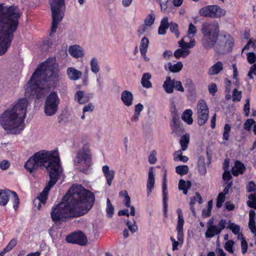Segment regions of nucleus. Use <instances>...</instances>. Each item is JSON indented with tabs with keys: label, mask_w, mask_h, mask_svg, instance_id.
I'll return each instance as SVG.
<instances>
[{
	"label": "nucleus",
	"mask_w": 256,
	"mask_h": 256,
	"mask_svg": "<svg viewBox=\"0 0 256 256\" xmlns=\"http://www.w3.org/2000/svg\"><path fill=\"white\" fill-rule=\"evenodd\" d=\"M95 200L94 194L82 185L72 186L62 202L53 206L50 212L55 223L66 222L68 218H77L86 214Z\"/></svg>",
	"instance_id": "obj_1"
},
{
	"label": "nucleus",
	"mask_w": 256,
	"mask_h": 256,
	"mask_svg": "<svg viewBox=\"0 0 256 256\" xmlns=\"http://www.w3.org/2000/svg\"><path fill=\"white\" fill-rule=\"evenodd\" d=\"M41 166L46 168L49 173L50 180L37 198L34 200V204L38 210H40L41 204H46L50 188L60 178L62 170L58 151H39L29 158L24 164V168L30 174L33 172L34 170Z\"/></svg>",
	"instance_id": "obj_2"
},
{
	"label": "nucleus",
	"mask_w": 256,
	"mask_h": 256,
	"mask_svg": "<svg viewBox=\"0 0 256 256\" xmlns=\"http://www.w3.org/2000/svg\"><path fill=\"white\" fill-rule=\"evenodd\" d=\"M54 68V64H49L48 60L42 63L26 86V96L39 100L55 88L58 82V74Z\"/></svg>",
	"instance_id": "obj_3"
},
{
	"label": "nucleus",
	"mask_w": 256,
	"mask_h": 256,
	"mask_svg": "<svg viewBox=\"0 0 256 256\" xmlns=\"http://www.w3.org/2000/svg\"><path fill=\"white\" fill-rule=\"evenodd\" d=\"M20 16L18 7L0 4V56L4 54L10 46Z\"/></svg>",
	"instance_id": "obj_4"
},
{
	"label": "nucleus",
	"mask_w": 256,
	"mask_h": 256,
	"mask_svg": "<svg viewBox=\"0 0 256 256\" xmlns=\"http://www.w3.org/2000/svg\"><path fill=\"white\" fill-rule=\"evenodd\" d=\"M27 106L26 98H20L11 109L0 115V124L8 134H18L24 129Z\"/></svg>",
	"instance_id": "obj_5"
},
{
	"label": "nucleus",
	"mask_w": 256,
	"mask_h": 256,
	"mask_svg": "<svg viewBox=\"0 0 256 256\" xmlns=\"http://www.w3.org/2000/svg\"><path fill=\"white\" fill-rule=\"evenodd\" d=\"M201 32L202 34V46L209 50L216 44L220 34L219 24L216 22H206L202 26Z\"/></svg>",
	"instance_id": "obj_6"
},
{
	"label": "nucleus",
	"mask_w": 256,
	"mask_h": 256,
	"mask_svg": "<svg viewBox=\"0 0 256 256\" xmlns=\"http://www.w3.org/2000/svg\"><path fill=\"white\" fill-rule=\"evenodd\" d=\"M52 16L50 35L56 32L59 23L62 20L65 10L64 0H50Z\"/></svg>",
	"instance_id": "obj_7"
},
{
	"label": "nucleus",
	"mask_w": 256,
	"mask_h": 256,
	"mask_svg": "<svg viewBox=\"0 0 256 256\" xmlns=\"http://www.w3.org/2000/svg\"><path fill=\"white\" fill-rule=\"evenodd\" d=\"M60 99L56 92L52 91L47 96L44 104V112L46 116H52L58 112Z\"/></svg>",
	"instance_id": "obj_8"
},
{
	"label": "nucleus",
	"mask_w": 256,
	"mask_h": 256,
	"mask_svg": "<svg viewBox=\"0 0 256 256\" xmlns=\"http://www.w3.org/2000/svg\"><path fill=\"white\" fill-rule=\"evenodd\" d=\"M75 166L84 164L90 167L92 164V155L89 145L85 144L76 154V160H74Z\"/></svg>",
	"instance_id": "obj_9"
},
{
	"label": "nucleus",
	"mask_w": 256,
	"mask_h": 256,
	"mask_svg": "<svg viewBox=\"0 0 256 256\" xmlns=\"http://www.w3.org/2000/svg\"><path fill=\"white\" fill-rule=\"evenodd\" d=\"M226 10L218 5H210L201 8L199 11L200 16L218 18L225 16Z\"/></svg>",
	"instance_id": "obj_10"
},
{
	"label": "nucleus",
	"mask_w": 256,
	"mask_h": 256,
	"mask_svg": "<svg viewBox=\"0 0 256 256\" xmlns=\"http://www.w3.org/2000/svg\"><path fill=\"white\" fill-rule=\"evenodd\" d=\"M208 108L206 102L203 100H200L197 105L198 124L200 126L204 124L208 118Z\"/></svg>",
	"instance_id": "obj_11"
},
{
	"label": "nucleus",
	"mask_w": 256,
	"mask_h": 256,
	"mask_svg": "<svg viewBox=\"0 0 256 256\" xmlns=\"http://www.w3.org/2000/svg\"><path fill=\"white\" fill-rule=\"evenodd\" d=\"M223 37L225 40L223 44L220 42L216 46V52L218 53L230 52L234 45V40L230 34H224L223 35Z\"/></svg>",
	"instance_id": "obj_12"
},
{
	"label": "nucleus",
	"mask_w": 256,
	"mask_h": 256,
	"mask_svg": "<svg viewBox=\"0 0 256 256\" xmlns=\"http://www.w3.org/2000/svg\"><path fill=\"white\" fill-rule=\"evenodd\" d=\"M66 240L68 243L76 244L82 246H86L88 242L86 236L81 231L68 234L66 236Z\"/></svg>",
	"instance_id": "obj_13"
},
{
	"label": "nucleus",
	"mask_w": 256,
	"mask_h": 256,
	"mask_svg": "<svg viewBox=\"0 0 256 256\" xmlns=\"http://www.w3.org/2000/svg\"><path fill=\"white\" fill-rule=\"evenodd\" d=\"M226 220L222 219L217 226H208L205 233V236L206 238H212L216 235L219 234L221 232L226 228Z\"/></svg>",
	"instance_id": "obj_14"
},
{
	"label": "nucleus",
	"mask_w": 256,
	"mask_h": 256,
	"mask_svg": "<svg viewBox=\"0 0 256 256\" xmlns=\"http://www.w3.org/2000/svg\"><path fill=\"white\" fill-rule=\"evenodd\" d=\"M170 127L172 133L176 136H180L184 132V128L180 123L178 115L174 113L173 114Z\"/></svg>",
	"instance_id": "obj_15"
},
{
	"label": "nucleus",
	"mask_w": 256,
	"mask_h": 256,
	"mask_svg": "<svg viewBox=\"0 0 256 256\" xmlns=\"http://www.w3.org/2000/svg\"><path fill=\"white\" fill-rule=\"evenodd\" d=\"M176 212L178 216V220L176 227V230L178 232L177 239L180 243L182 244L184 242L183 226L184 221L182 210L178 208L176 210Z\"/></svg>",
	"instance_id": "obj_16"
},
{
	"label": "nucleus",
	"mask_w": 256,
	"mask_h": 256,
	"mask_svg": "<svg viewBox=\"0 0 256 256\" xmlns=\"http://www.w3.org/2000/svg\"><path fill=\"white\" fill-rule=\"evenodd\" d=\"M167 180H166V172H164L163 176L162 178V195H163V208H164V216L166 218H168V191H167Z\"/></svg>",
	"instance_id": "obj_17"
},
{
	"label": "nucleus",
	"mask_w": 256,
	"mask_h": 256,
	"mask_svg": "<svg viewBox=\"0 0 256 256\" xmlns=\"http://www.w3.org/2000/svg\"><path fill=\"white\" fill-rule=\"evenodd\" d=\"M155 179L153 172V168L151 167L148 170V176L146 185L148 196H149L154 188Z\"/></svg>",
	"instance_id": "obj_18"
},
{
	"label": "nucleus",
	"mask_w": 256,
	"mask_h": 256,
	"mask_svg": "<svg viewBox=\"0 0 256 256\" xmlns=\"http://www.w3.org/2000/svg\"><path fill=\"white\" fill-rule=\"evenodd\" d=\"M68 52L70 56L75 58H82L84 56V50L78 45L70 46Z\"/></svg>",
	"instance_id": "obj_19"
},
{
	"label": "nucleus",
	"mask_w": 256,
	"mask_h": 256,
	"mask_svg": "<svg viewBox=\"0 0 256 256\" xmlns=\"http://www.w3.org/2000/svg\"><path fill=\"white\" fill-rule=\"evenodd\" d=\"M134 96L132 92L124 90L121 94V100L126 106H129L132 104Z\"/></svg>",
	"instance_id": "obj_20"
},
{
	"label": "nucleus",
	"mask_w": 256,
	"mask_h": 256,
	"mask_svg": "<svg viewBox=\"0 0 256 256\" xmlns=\"http://www.w3.org/2000/svg\"><path fill=\"white\" fill-rule=\"evenodd\" d=\"M102 170L106 179L107 184L110 186L114 178L115 172L113 170H110L108 166L106 165L102 168Z\"/></svg>",
	"instance_id": "obj_21"
},
{
	"label": "nucleus",
	"mask_w": 256,
	"mask_h": 256,
	"mask_svg": "<svg viewBox=\"0 0 256 256\" xmlns=\"http://www.w3.org/2000/svg\"><path fill=\"white\" fill-rule=\"evenodd\" d=\"M66 74L68 78L72 80H76L80 79L82 72L73 67H70L67 68Z\"/></svg>",
	"instance_id": "obj_22"
},
{
	"label": "nucleus",
	"mask_w": 256,
	"mask_h": 256,
	"mask_svg": "<svg viewBox=\"0 0 256 256\" xmlns=\"http://www.w3.org/2000/svg\"><path fill=\"white\" fill-rule=\"evenodd\" d=\"M246 170V167L244 164L238 160L234 162V166L232 169V174L235 176H238L240 174H242Z\"/></svg>",
	"instance_id": "obj_23"
},
{
	"label": "nucleus",
	"mask_w": 256,
	"mask_h": 256,
	"mask_svg": "<svg viewBox=\"0 0 256 256\" xmlns=\"http://www.w3.org/2000/svg\"><path fill=\"white\" fill-rule=\"evenodd\" d=\"M224 69V64L220 61L217 62L208 70V74L210 76L218 74Z\"/></svg>",
	"instance_id": "obj_24"
},
{
	"label": "nucleus",
	"mask_w": 256,
	"mask_h": 256,
	"mask_svg": "<svg viewBox=\"0 0 256 256\" xmlns=\"http://www.w3.org/2000/svg\"><path fill=\"white\" fill-rule=\"evenodd\" d=\"M174 79H172L170 76L166 78V80L163 84V88L168 94H172L174 92Z\"/></svg>",
	"instance_id": "obj_25"
},
{
	"label": "nucleus",
	"mask_w": 256,
	"mask_h": 256,
	"mask_svg": "<svg viewBox=\"0 0 256 256\" xmlns=\"http://www.w3.org/2000/svg\"><path fill=\"white\" fill-rule=\"evenodd\" d=\"M256 212L254 210H250L249 212L248 227L250 231L256 236V224L255 222Z\"/></svg>",
	"instance_id": "obj_26"
},
{
	"label": "nucleus",
	"mask_w": 256,
	"mask_h": 256,
	"mask_svg": "<svg viewBox=\"0 0 256 256\" xmlns=\"http://www.w3.org/2000/svg\"><path fill=\"white\" fill-rule=\"evenodd\" d=\"M10 190L8 189L0 190V205L5 206L10 199Z\"/></svg>",
	"instance_id": "obj_27"
},
{
	"label": "nucleus",
	"mask_w": 256,
	"mask_h": 256,
	"mask_svg": "<svg viewBox=\"0 0 256 256\" xmlns=\"http://www.w3.org/2000/svg\"><path fill=\"white\" fill-rule=\"evenodd\" d=\"M169 28V23L168 22V18H164L160 24V26L158 28V34L160 35H164L166 33V30Z\"/></svg>",
	"instance_id": "obj_28"
},
{
	"label": "nucleus",
	"mask_w": 256,
	"mask_h": 256,
	"mask_svg": "<svg viewBox=\"0 0 256 256\" xmlns=\"http://www.w3.org/2000/svg\"><path fill=\"white\" fill-rule=\"evenodd\" d=\"M192 111L190 109L186 110L184 112L182 116V119L188 124H192L193 122L192 118Z\"/></svg>",
	"instance_id": "obj_29"
},
{
	"label": "nucleus",
	"mask_w": 256,
	"mask_h": 256,
	"mask_svg": "<svg viewBox=\"0 0 256 256\" xmlns=\"http://www.w3.org/2000/svg\"><path fill=\"white\" fill-rule=\"evenodd\" d=\"M151 78V74L150 73H144L141 80L142 85L144 88H149L152 87V84L150 81Z\"/></svg>",
	"instance_id": "obj_30"
},
{
	"label": "nucleus",
	"mask_w": 256,
	"mask_h": 256,
	"mask_svg": "<svg viewBox=\"0 0 256 256\" xmlns=\"http://www.w3.org/2000/svg\"><path fill=\"white\" fill-rule=\"evenodd\" d=\"M198 166L200 174L204 175L206 172V168L205 164V158L203 156L199 157L198 161Z\"/></svg>",
	"instance_id": "obj_31"
},
{
	"label": "nucleus",
	"mask_w": 256,
	"mask_h": 256,
	"mask_svg": "<svg viewBox=\"0 0 256 256\" xmlns=\"http://www.w3.org/2000/svg\"><path fill=\"white\" fill-rule=\"evenodd\" d=\"M190 142V135L188 134H184L180 138V143L182 148V150H186Z\"/></svg>",
	"instance_id": "obj_32"
},
{
	"label": "nucleus",
	"mask_w": 256,
	"mask_h": 256,
	"mask_svg": "<svg viewBox=\"0 0 256 256\" xmlns=\"http://www.w3.org/2000/svg\"><path fill=\"white\" fill-rule=\"evenodd\" d=\"M149 44V40L146 37H144L141 40L140 44V50L141 54H144L146 53L148 48Z\"/></svg>",
	"instance_id": "obj_33"
},
{
	"label": "nucleus",
	"mask_w": 256,
	"mask_h": 256,
	"mask_svg": "<svg viewBox=\"0 0 256 256\" xmlns=\"http://www.w3.org/2000/svg\"><path fill=\"white\" fill-rule=\"evenodd\" d=\"M74 98L80 104H84L88 100V98L84 96V92L82 90L78 91L75 94Z\"/></svg>",
	"instance_id": "obj_34"
},
{
	"label": "nucleus",
	"mask_w": 256,
	"mask_h": 256,
	"mask_svg": "<svg viewBox=\"0 0 256 256\" xmlns=\"http://www.w3.org/2000/svg\"><path fill=\"white\" fill-rule=\"evenodd\" d=\"M168 66L169 70L172 72H179L183 67V64L180 62H178L174 64H172L171 62H168Z\"/></svg>",
	"instance_id": "obj_35"
},
{
	"label": "nucleus",
	"mask_w": 256,
	"mask_h": 256,
	"mask_svg": "<svg viewBox=\"0 0 256 256\" xmlns=\"http://www.w3.org/2000/svg\"><path fill=\"white\" fill-rule=\"evenodd\" d=\"M184 86L188 89V93L192 95L196 93L195 84L192 80L189 78L186 79Z\"/></svg>",
	"instance_id": "obj_36"
},
{
	"label": "nucleus",
	"mask_w": 256,
	"mask_h": 256,
	"mask_svg": "<svg viewBox=\"0 0 256 256\" xmlns=\"http://www.w3.org/2000/svg\"><path fill=\"white\" fill-rule=\"evenodd\" d=\"M10 196H12L11 200L13 204V208L14 210H16L18 207L20 203L18 196L15 192L10 190Z\"/></svg>",
	"instance_id": "obj_37"
},
{
	"label": "nucleus",
	"mask_w": 256,
	"mask_h": 256,
	"mask_svg": "<svg viewBox=\"0 0 256 256\" xmlns=\"http://www.w3.org/2000/svg\"><path fill=\"white\" fill-rule=\"evenodd\" d=\"M190 53L188 50L182 49V48L176 50L174 52V56L176 58L180 57L186 58Z\"/></svg>",
	"instance_id": "obj_38"
},
{
	"label": "nucleus",
	"mask_w": 256,
	"mask_h": 256,
	"mask_svg": "<svg viewBox=\"0 0 256 256\" xmlns=\"http://www.w3.org/2000/svg\"><path fill=\"white\" fill-rule=\"evenodd\" d=\"M91 70L94 74H97L100 71V66L97 58H93L90 62Z\"/></svg>",
	"instance_id": "obj_39"
},
{
	"label": "nucleus",
	"mask_w": 256,
	"mask_h": 256,
	"mask_svg": "<svg viewBox=\"0 0 256 256\" xmlns=\"http://www.w3.org/2000/svg\"><path fill=\"white\" fill-rule=\"evenodd\" d=\"M188 167L186 165L178 166L176 168V172L180 176L187 174L188 172Z\"/></svg>",
	"instance_id": "obj_40"
},
{
	"label": "nucleus",
	"mask_w": 256,
	"mask_h": 256,
	"mask_svg": "<svg viewBox=\"0 0 256 256\" xmlns=\"http://www.w3.org/2000/svg\"><path fill=\"white\" fill-rule=\"evenodd\" d=\"M169 28L170 31L174 33L175 36L178 38L180 36V32L178 30V26L177 24L172 22L169 24Z\"/></svg>",
	"instance_id": "obj_41"
},
{
	"label": "nucleus",
	"mask_w": 256,
	"mask_h": 256,
	"mask_svg": "<svg viewBox=\"0 0 256 256\" xmlns=\"http://www.w3.org/2000/svg\"><path fill=\"white\" fill-rule=\"evenodd\" d=\"M106 213L108 216L110 218L112 216L114 212V208L112 206L110 198H108L106 200Z\"/></svg>",
	"instance_id": "obj_42"
},
{
	"label": "nucleus",
	"mask_w": 256,
	"mask_h": 256,
	"mask_svg": "<svg viewBox=\"0 0 256 256\" xmlns=\"http://www.w3.org/2000/svg\"><path fill=\"white\" fill-rule=\"evenodd\" d=\"M227 228L231 230L236 235L240 233V226L234 222H229V224Z\"/></svg>",
	"instance_id": "obj_43"
},
{
	"label": "nucleus",
	"mask_w": 256,
	"mask_h": 256,
	"mask_svg": "<svg viewBox=\"0 0 256 256\" xmlns=\"http://www.w3.org/2000/svg\"><path fill=\"white\" fill-rule=\"evenodd\" d=\"M192 186L191 182L188 180L186 182L184 180L180 179L178 182V188L180 190L184 188H190Z\"/></svg>",
	"instance_id": "obj_44"
},
{
	"label": "nucleus",
	"mask_w": 256,
	"mask_h": 256,
	"mask_svg": "<svg viewBox=\"0 0 256 256\" xmlns=\"http://www.w3.org/2000/svg\"><path fill=\"white\" fill-rule=\"evenodd\" d=\"M212 207V200H210L208 202L207 209L203 210H202V216L204 217H208L210 216Z\"/></svg>",
	"instance_id": "obj_45"
},
{
	"label": "nucleus",
	"mask_w": 256,
	"mask_h": 256,
	"mask_svg": "<svg viewBox=\"0 0 256 256\" xmlns=\"http://www.w3.org/2000/svg\"><path fill=\"white\" fill-rule=\"evenodd\" d=\"M155 20V14L154 13L150 14L144 20V24L146 26H152Z\"/></svg>",
	"instance_id": "obj_46"
},
{
	"label": "nucleus",
	"mask_w": 256,
	"mask_h": 256,
	"mask_svg": "<svg viewBox=\"0 0 256 256\" xmlns=\"http://www.w3.org/2000/svg\"><path fill=\"white\" fill-rule=\"evenodd\" d=\"M231 130V126L228 124H226L224 126V132L223 133L222 138L224 140H228L230 137V133Z\"/></svg>",
	"instance_id": "obj_47"
},
{
	"label": "nucleus",
	"mask_w": 256,
	"mask_h": 256,
	"mask_svg": "<svg viewBox=\"0 0 256 256\" xmlns=\"http://www.w3.org/2000/svg\"><path fill=\"white\" fill-rule=\"evenodd\" d=\"M242 92L238 91L236 88H234L232 92V101L240 102L242 98Z\"/></svg>",
	"instance_id": "obj_48"
},
{
	"label": "nucleus",
	"mask_w": 256,
	"mask_h": 256,
	"mask_svg": "<svg viewBox=\"0 0 256 256\" xmlns=\"http://www.w3.org/2000/svg\"><path fill=\"white\" fill-rule=\"evenodd\" d=\"M172 0H156L159 2L162 11H164L170 4V1Z\"/></svg>",
	"instance_id": "obj_49"
},
{
	"label": "nucleus",
	"mask_w": 256,
	"mask_h": 256,
	"mask_svg": "<svg viewBox=\"0 0 256 256\" xmlns=\"http://www.w3.org/2000/svg\"><path fill=\"white\" fill-rule=\"evenodd\" d=\"M225 200L224 194L222 193H220L218 195V196L216 198V206L218 208H220L222 207L223 202H224Z\"/></svg>",
	"instance_id": "obj_50"
},
{
	"label": "nucleus",
	"mask_w": 256,
	"mask_h": 256,
	"mask_svg": "<svg viewBox=\"0 0 256 256\" xmlns=\"http://www.w3.org/2000/svg\"><path fill=\"white\" fill-rule=\"evenodd\" d=\"M234 242L232 240L227 241L224 245V248L230 254L234 253L233 245Z\"/></svg>",
	"instance_id": "obj_51"
},
{
	"label": "nucleus",
	"mask_w": 256,
	"mask_h": 256,
	"mask_svg": "<svg viewBox=\"0 0 256 256\" xmlns=\"http://www.w3.org/2000/svg\"><path fill=\"white\" fill-rule=\"evenodd\" d=\"M248 198L249 200L246 202L248 206L250 208L256 210V198H250V194Z\"/></svg>",
	"instance_id": "obj_52"
},
{
	"label": "nucleus",
	"mask_w": 256,
	"mask_h": 256,
	"mask_svg": "<svg viewBox=\"0 0 256 256\" xmlns=\"http://www.w3.org/2000/svg\"><path fill=\"white\" fill-rule=\"evenodd\" d=\"M256 123V122L252 118L247 120L244 124V128L246 130H250L252 126Z\"/></svg>",
	"instance_id": "obj_53"
},
{
	"label": "nucleus",
	"mask_w": 256,
	"mask_h": 256,
	"mask_svg": "<svg viewBox=\"0 0 256 256\" xmlns=\"http://www.w3.org/2000/svg\"><path fill=\"white\" fill-rule=\"evenodd\" d=\"M174 88H175L176 90L180 92H184V87L182 86L181 82L178 81V80H174Z\"/></svg>",
	"instance_id": "obj_54"
},
{
	"label": "nucleus",
	"mask_w": 256,
	"mask_h": 256,
	"mask_svg": "<svg viewBox=\"0 0 256 256\" xmlns=\"http://www.w3.org/2000/svg\"><path fill=\"white\" fill-rule=\"evenodd\" d=\"M256 190V184L253 182L250 181L246 186V190L248 192H255Z\"/></svg>",
	"instance_id": "obj_55"
},
{
	"label": "nucleus",
	"mask_w": 256,
	"mask_h": 256,
	"mask_svg": "<svg viewBox=\"0 0 256 256\" xmlns=\"http://www.w3.org/2000/svg\"><path fill=\"white\" fill-rule=\"evenodd\" d=\"M246 103L244 106V111L246 116H248L250 114V104L249 99L246 100Z\"/></svg>",
	"instance_id": "obj_56"
},
{
	"label": "nucleus",
	"mask_w": 256,
	"mask_h": 256,
	"mask_svg": "<svg viewBox=\"0 0 256 256\" xmlns=\"http://www.w3.org/2000/svg\"><path fill=\"white\" fill-rule=\"evenodd\" d=\"M122 193H124L125 194V206L127 208H129L130 206V198L128 196V192L126 190L122 191L120 192V194H122Z\"/></svg>",
	"instance_id": "obj_57"
},
{
	"label": "nucleus",
	"mask_w": 256,
	"mask_h": 256,
	"mask_svg": "<svg viewBox=\"0 0 256 256\" xmlns=\"http://www.w3.org/2000/svg\"><path fill=\"white\" fill-rule=\"evenodd\" d=\"M156 152L155 150L152 152V153L148 157V162L150 164H154L156 162Z\"/></svg>",
	"instance_id": "obj_58"
},
{
	"label": "nucleus",
	"mask_w": 256,
	"mask_h": 256,
	"mask_svg": "<svg viewBox=\"0 0 256 256\" xmlns=\"http://www.w3.org/2000/svg\"><path fill=\"white\" fill-rule=\"evenodd\" d=\"M217 86L215 83L212 82L208 86V91L210 94L214 95L215 93L217 92Z\"/></svg>",
	"instance_id": "obj_59"
},
{
	"label": "nucleus",
	"mask_w": 256,
	"mask_h": 256,
	"mask_svg": "<svg viewBox=\"0 0 256 256\" xmlns=\"http://www.w3.org/2000/svg\"><path fill=\"white\" fill-rule=\"evenodd\" d=\"M242 252V254H245L248 250V244L244 238H242L241 242Z\"/></svg>",
	"instance_id": "obj_60"
},
{
	"label": "nucleus",
	"mask_w": 256,
	"mask_h": 256,
	"mask_svg": "<svg viewBox=\"0 0 256 256\" xmlns=\"http://www.w3.org/2000/svg\"><path fill=\"white\" fill-rule=\"evenodd\" d=\"M248 60L250 64H254L256 60V56L254 52H249L248 55Z\"/></svg>",
	"instance_id": "obj_61"
},
{
	"label": "nucleus",
	"mask_w": 256,
	"mask_h": 256,
	"mask_svg": "<svg viewBox=\"0 0 256 256\" xmlns=\"http://www.w3.org/2000/svg\"><path fill=\"white\" fill-rule=\"evenodd\" d=\"M10 166V163L6 160H2L0 164V168L2 170L8 169Z\"/></svg>",
	"instance_id": "obj_62"
},
{
	"label": "nucleus",
	"mask_w": 256,
	"mask_h": 256,
	"mask_svg": "<svg viewBox=\"0 0 256 256\" xmlns=\"http://www.w3.org/2000/svg\"><path fill=\"white\" fill-rule=\"evenodd\" d=\"M182 150H178L177 151H176L174 153V161H178V159L180 158V156H182Z\"/></svg>",
	"instance_id": "obj_63"
},
{
	"label": "nucleus",
	"mask_w": 256,
	"mask_h": 256,
	"mask_svg": "<svg viewBox=\"0 0 256 256\" xmlns=\"http://www.w3.org/2000/svg\"><path fill=\"white\" fill-rule=\"evenodd\" d=\"M188 32L189 34H194L196 32V26L192 23L189 25Z\"/></svg>",
	"instance_id": "obj_64"
}]
</instances>
